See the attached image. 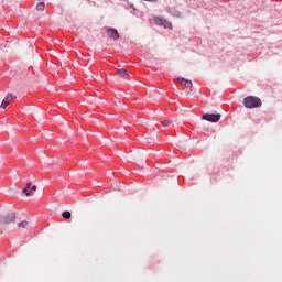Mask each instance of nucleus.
Returning a JSON list of instances; mask_svg holds the SVG:
<instances>
[{
  "label": "nucleus",
  "mask_w": 282,
  "mask_h": 282,
  "mask_svg": "<svg viewBox=\"0 0 282 282\" xmlns=\"http://www.w3.org/2000/svg\"><path fill=\"white\" fill-rule=\"evenodd\" d=\"M243 105L246 109H259L261 107V98L256 96H248L243 99Z\"/></svg>",
  "instance_id": "nucleus-1"
},
{
  "label": "nucleus",
  "mask_w": 282,
  "mask_h": 282,
  "mask_svg": "<svg viewBox=\"0 0 282 282\" xmlns=\"http://www.w3.org/2000/svg\"><path fill=\"white\" fill-rule=\"evenodd\" d=\"M15 220L17 214L14 212H9L0 218V226H8L9 224H14Z\"/></svg>",
  "instance_id": "nucleus-2"
},
{
  "label": "nucleus",
  "mask_w": 282,
  "mask_h": 282,
  "mask_svg": "<svg viewBox=\"0 0 282 282\" xmlns=\"http://www.w3.org/2000/svg\"><path fill=\"white\" fill-rule=\"evenodd\" d=\"M154 23L156 25H160L161 28H165L166 30H171V28H173V24H171V22H169L166 19L160 18V17L154 18Z\"/></svg>",
  "instance_id": "nucleus-3"
},
{
  "label": "nucleus",
  "mask_w": 282,
  "mask_h": 282,
  "mask_svg": "<svg viewBox=\"0 0 282 282\" xmlns=\"http://www.w3.org/2000/svg\"><path fill=\"white\" fill-rule=\"evenodd\" d=\"M12 100H17V95L8 94L0 105V109H6Z\"/></svg>",
  "instance_id": "nucleus-4"
},
{
  "label": "nucleus",
  "mask_w": 282,
  "mask_h": 282,
  "mask_svg": "<svg viewBox=\"0 0 282 282\" xmlns=\"http://www.w3.org/2000/svg\"><path fill=\"white\" fill-rule=\"evenodd\" d=\"M36 185H32V183H26L25 187L22 189V193L26 195V197H32V193H35Z\"/></svg>",
  "instance_id": "nucleus-5"
},
{
  "label": "nucleus",
  "mask_w": 282,
  "mask_h": 282,
  "mask_svg": "<svg viewBox=\"0 0 282 282\" xmlns=\"http://www.w3.org/2000/svg\"><path fill=\"white\" fill-rule=\"evenodd\" d=\"M203 120H207V122H219V120H221V115H219V113H217V115L205 113V115H203Z\"/></svg>",
  "instance_id": "nucleus-6"
},
{
  "label": "nucleus",
  "mask_w": 282,
  "mask_h": 282,
  "mask_svg": "<svg viewBox=\"0 0 282 282\" xmlns=\"http://www.w3.org/2000/svg\"><path fill=\"white\" fill-rule=\"evenodd\" d=\"M106 32H107V35L109 36V39H112L113 41H118V39H120V34L118 33V30H116V29L107 28Z\"/></svg>",
  "instance_id": "nucleus-7"
},
{
  "label": "nucleus",
  "mask_w": 282,
  "mask_h": 282,
  "mask_svg": "<svg viewBox=\"0 0 282 282\" xmlns=\"http://www.w3.org/2000/svg\"><path fill=\"white\" fill-rule=\"evenodd\" d=\"M177 80L181 82V84L186 87L187 89H191L193 87V82L191 79H186L184 77H178Z\"/></svg>",
  "instance_id": "nucleus-8"
},
{
  "label": "nucleus",
  "mask_w": 282,
  "mask_h": 282,
  "mask_svg": "<svg viewBox=\"0 0 282 282\" xmlns=\"http://www.w3.org/2000/svg\"><path fill=\"white\" fill-rule=\"evenodd\" d=\"M28 226H30V223H28V220H23V221L18 224V228L20 230H23V229L28 228Z\"/></svg>",
  "instance_id": "nucleus-9"
},
{
  "label": "nucleus",
  "mask_w": 282,
  "mask_h": 282,
  "mask_svg": "<svg viewBox=\"0 0 282 282\" xmlns=\"http://www.w3.org/2000/svg\"><path fill=\"white\" fill-rule=\"evenodd\" d=\"M118 75H119L121 78H127V76H129V73H127V69L121 68V69L118 70Z\"/></svg>",
  "instance_id": "nucleus-10"
},
{
  "label": "nucleus",
  "mask_w": 282,
  "mask_h": 282,
  "mask_svg": "<svg viewBox=\"0 0 282 282\" xmlns=\"http://www.w3.org/2000/svg\"><path fill=\"white\" fill-rule=\"evenodd\" d=\"M36 10H37L39 12H43V11L45 10V2H40V3H37Z\"/></svg>",
  "instance_id": "nucleus-11"
},
{
  "label": "nucleus",
  "mask_w": 282,
  "mask_h": 282,
  "mask_svg": "<svg viewBox=\"0 0 282 282\" xmlns=\"http://www.w3.org/2000/svg\"><path fill=\"white\" fill-rule=\"evenodd\" d=\"M63 219H72V213L66 210L62 213Z\"/></svg>",
  "instance_id": "nucleus-12"
},
{
  "label": "nucleus",
  "mask_w": 282,
  "mask_h": 282,
  "mask_svg": "<svg viewBox=\"0 0 282 282\" xmlns=\"http://www.w3.org/2000/svg\"><path fill=\"white\" fill-rule=\"evenodd\" d=\"M164 127H170V124H173V120H164L161 122Z\"/></svg>",
  "instance_id": "nucleus-13"
},
{
  "label": "nucleus",
  "mask_w": 282,
  "mask_h": 282,
  "mask_svg": "<svg viewBox=\"0 0 282 282\" xmlns=\"http://www.w3.org/2000/svg\"><path fill=\"white\" fill-rule=\"evenodd\" d=\"M144 1L155 2V1H158V0H144Z\"/></svg>",
  "instance_id": "nucleus-14"
}]
</instances>
